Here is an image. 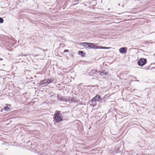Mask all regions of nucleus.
I'll use <instances>...</instances> for the list:
<instances>
[{
    "instance_id": "nucleus-8",
    "label": "nucleus",
    "mask_w": 155,
    "mask_h": 155,
    "mask_svg": "<svg viewBox=\"0 0 155 155\" xmlns=\"http://www.w3.org/2000/svg\"><path fill=\"white\" fill-rule=\"evenodd\" d=\"M97 72V71L96 70H92L91 72L90 73V74L91 76H93L94 74H96V72Z\"/></svg>"
},
{
    "instance_id": "nucleus-2",
    "label": "nucleus",
    "mask_w": 155,
    "mask_h": 155,
    "mask_svg": "<svg viewBox=\"0 0 155 155\" xmlns=\"http://www.w3.org/2000/svg\"><path fill=\"white\" fill-rule=\"evenodd\" d=\"M147 63V60L144 58H140L138 62V65L140 66H142L144 65Z\"/></svg>"
},
{
    "instance_id": "nucleus-18",
    "label": "nucleus",
    "mask_w": 155,
    "mask_h": 155,
    "mask_svg": "<svg viewBox=\"0 0 155 155\" xmlns=\"http://www.w3.org/2000/svg\"><path fill=\"white\" fill-rule=\"evenodd\" d=\"M3 60V59L2 58H0V61H1V60Z\"/></svg>"
},
{
    "instance_id": "nucleus-15",
    "label": "nucleus",
    "mask_w": 155,
    "mask_h": 155,
    "mask_svg": "<svg viewBox=\"0 0 155 155\" xmlns=\"http://www.w3.org/2000/svg\"><path fill=\"white\" fill-rule=\"evenodd\" d=\"M78 54L79 55H81L83 54V52L81 51H79L78 52Z\"/></svg>"
},
{
    "instance_id": "nucleus-10",
    "label": "nucleus",
    "mask_w": 155,
    "mask_h": 155,
    "mask_svg": "<svg viewBox=\"0 0 155 155\" xmlns=\"http://www.w3.org/2000/svg\"><path fill=\"white\" fill-rule=\"evenodd\" d=\"M80 44L83 47H86V46H87V45H88V43H87V42L81 43H80Z\"/></svg>"
},
{
    "instance_id": "nucleus-3",
    "label": "nucleus",
    "mask_w": 155,
    "mask_h": 155,
    "mask_svg": "<svg viewBox=\"0 0 155 155\" xmlns=\"http://www.w3.org/2000/svg\"><path fill=\"white\" fill-rule=\"evenodd\" d=\"M58 100L60 101H65L67 102L70 100V97L68 98H65L59 95H58L57 96Z\"/></svg>"
},
{
    "instance_id": "nucleus-6",
    "label": "nucleus",
    "mask_w": 155,
    "mask_h": 155,
    "mask_svg": "<svg viewBox=\"0 0 155 155\" xmlns=\"http://www.w3.org/2000/svg\"><path fill=\"white\" fill-rule=\"evenodd\" d=\"M91 101L92 102V105L94 106H95L97 103V102H98L97 101V99H95V98H93L91 100Z\"/></svg>"
},
{
    "instance_id": "nucleus-16",
    "label": "nucleus",
    "mask_w": 155,
    "mask_h": 155,
    "mask_svg": "<svg viewBox=\"0 0 155 155\" xmlns=\"http://www.w3.org/2000/svg\"><path fill=\"white\" fill-rule=\"evenodd\" d=\"M9 108L8 106H6L4 107V109L5 110H7L9 109Z\"/></svg>"
},
{
    "instance_id": "nucleus-7",
    "label": "nucleus",
    "mask_w": 155,
    "mask_h": 155,
    "mask_svg": "<svg viewBox=\"0 0 155 155\" xmlns=\"http://www.w3.org/2000/svg\"><path fill=\"white\" fill-rule=\"evenodd\" d=\"M94 45V43H88V45H87V47L89 48H91L93 49Z\"/></svg>"
},
{
    "instance_id": "nucleus-14",
    "label": "nucleus",
    "mask_w": 155,
    "mask_h": 155,
    "mask_svg": "<svg viewBox=\"0 0 155 155\" xmlns=\"http://www.w3.org/2000/svg\"><path fill=\"white\" fill-rule=\"evenodd\" d=\"M4 20L3 19L1 18H0V23H2L3 22Z\"/></svg>"
},
{
    "instance_id": "nucleus-4",
    "label": "nucleus",
    "mask_w": 155,
    "mask_h": 155,
    "mask_svg": "<svg viewBox=\"0 0 155 155\" xmlns=\"http://www.w3.org/2000/svg\"><path fill=\"white\" fill-rule=\"evenodd\" d=\"M93 48L94 49H109L110 48L104 47H101L100 46L96 45L94 43Z\"/></svg>"
},
{
    "instance_id": "nucleus-9",
    "label": "nucleus",
    "mask_w": 155,
    "mask_h": 155,
    "mask_svg": "<svg viewBox=\"0 0 155 155\" xmlns=\"http://www.w3.org/2000/svg\"><path fill=\"white\" fill-rule=\"evenodd\" d=\"M100 74L101 76L106 75L107 74V73L105 71H103L102 72L100 73Z\"/></svg>"
},
{
    "instance_id": "nucleus-5",
    "label": "nucleus",
    "mask_w": 155,
    "mask_h": 155,
    "mask_svg": "<svg viewBox=\"0 0 155 155\" xmlns=\"http://www.w3.org/2000/svg\"><path fill=\"white\" fill-rule=\"evenodd\" d=\"M127 48L126 47L121 48L119 50V52L120 53L123 54L126 53Z\"/></svg>"
},
{
    "instance_id": "nucleus-13",
    "label": "nucleus",
    "mask_w": 155,
    "mask_h": 155,
    "mask_svg": "<svg viewBox=\"0 0 155 155\" xmlns=\"http://www.w3.org/2000/svg\"><path fill=\"white\" fill-rule=\"evenodd\" d=\"M46 81L45 80H44L42 81H41L40 82V83L41 84H44L45 83L47 84V82H46Z\"/></svg>"
},
{
    "instance_id": "nucleus-11",
    "label": "nucleus",
    "mask_w": 155,
    "mask_h": 155,
    "mask_svg": "<svg viewBox=\"0 0 155 155\" xmlns=\"http://www.w3.org/2000/svg\"><path fill=\"white\" fill-rule=\"evenodd\" d=\"M53 79H50L46 81V82H47V84H49L51 83L52 82Z\"/></svg>"
},
{
    "instance_id": "nucleus-17",
    "label": "nucleus",
    "mask_w": 155,
    "mask_h": 155,
    "mask_svg": "<svg viewBox=\"0 0 155 155\" xmlns=\"http://www.w3.org/2000/svg\"><path fill=\"white\" fill-rule=\"evenodd\" d=\"M69 51L68 50H65L64 51V52H68Z\"/></svg>"
},
{
    "instance_id": "nucleus-12",
    "label": "nucleus",
    "mask_w": 155,
    "mask_h": 155,
    "mask_svg": "<svg viewBox=\"0 0 155 155\" xmlns=\"http://www.w3.org/2000/svg\"><path fill=\"white\" fill-rule=\"evenodd\" d=\"M94 98H95V99H97L98 101H99L98 100L99 99H101V97L99 95H96V96L95 97H94Z\"/></svg>"
},
{
    "instance_id": "nucleus-1",
    "label": "nucleus",
    "mask_w": 155,
    "mask_h": 155,
    "mask_svg": "<svg viewBox=\"0 0 155 155\" xmlns=\"http://www.w3.org/2000/svg\"><path fill=\"white\" fill-rule=\"evenodd\" d=\"M60 112L59 111H56L55 112V113L54 114L55 120L57 122H60L63 121L62 117L60 115Z\"/></svg>"
}]
</instances>
